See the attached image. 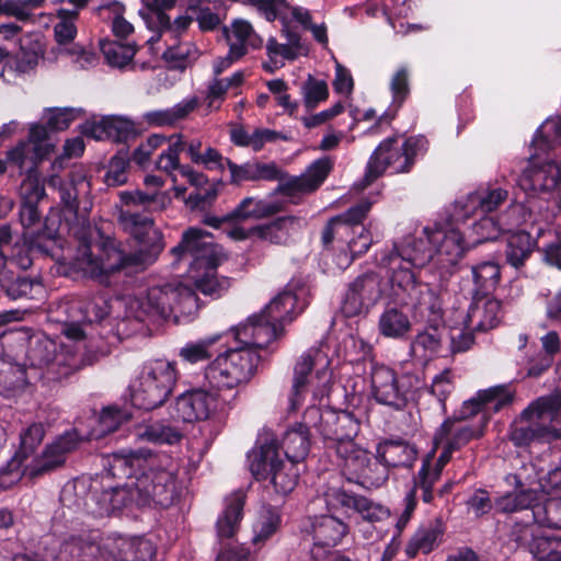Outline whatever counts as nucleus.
I'll return each instance as SVG.
<instances>
[{"mask_svg": "<svg viewBox=\"0 0 561 561\" xmlns=\"http://www.w3.org/2000/svg\"><path fill=\"white\" fill-rule=\"evenodd\" d=\"M117 222L138 244L131 253H125L115 238H102L94 244L81 243L70 262L73 272L104 283L108 276L125 270L145 271L152 265L164 249L163 234L152 218L119 209Z\"/></svg>", "mask_w": 561, "mask_h": 561, "instance_id": "1", "label": "nucleus"}, {"mask_svg": "<svg viewBox=\"0 0 561 561\" xmlns=\"http://www.w3.org/2000/svg\"><path fill=\"white\" fill-rule=\"evenodd\" d=\"M171 253L179 260L191 259V278L195 288L204 295L220 296L229 288L230 280L227 277L218 278L216 275V268L225 255L213 242L209 232L199 228L187 229Z\"/></svg>", "mask_w": 561, "mask_h": 561, "instance_id": "2", "label": "nucleus"}, {"mask_svg": "<svg viewBox=\"0 0 561 561\" xmlns=\"http://www.w3.org/2000/svg\"><path fill=\"white\" fill-rule=\"evenodd\" d=\"M178 467L167 457L152 459L149 467L129 484L131 500L139 506L169 507L178 497Z\"/></svg>", "mask_w": 561, "mask_h": 561, "instance_id": "3", "label": "nucleus"}, {"mask_svg": "<svg viewBox=\"0 0 561 561\" xmlns=\"http://www.w3.org/2000/svg\"><path fill=\"white\" fill-rule=\"evenodd\" d=\"M178 381L175 363L153 359L146 363L137 378L129 385L134 407L153 410L165 403Z\"/></svg>", "mask_w": 561, "mask_h": 561, "instance_id": "4", "label": "nucleus"}, {"mask_svg": "<svg viewBox=\"0 0 561 561\" xmlns=\"http://www.w3.org/2000/svg\"><path fill=\"white\" fill-rule=\"evenodd\" d=\"M561 409L559 396L541 397L525 409L519 420L510 431V439L517 447H526L535 442H550L561 437V433L546 424L558 417Z\"/></svg>", "mask_w": 561, "mask_h": 561, "instance_id": "5", "label": "nucleus"}, {"mask_svg": "<svg viewBox=\"0 0 561 561\" xmlns=\"http://www.w3.org/2000/svg\"><path fill=\"white\" fill-rule=\"evenodd\" d=\"M427 140L423 136H412L399 145L397 136L381 141L369 158L366 179L373 182L382 175L388 168L393 173H407L414 164L417 154L426 151Z\"/></svg>", "mask_w": 561, "mask_h": 561, "instance_id": "6", "label": "nucleus"}, {"mask_svg": "<svg viewBox=\"0 0 561 561\" xmlns=\"http://www.w3.org/2000/svg\"><path fill=\"white\" fill-rule=\"evenodd\" d=\"M259 355L250 348L228 351L204 370V380L214 390L232 389L249 382L255 371Z\"/></svg>", "mask_w": 561, "mask_h": 561, "instance_id": "7", "label": "nucleus"}, {"mask_svg": "<svg viewBox=\"0 0 561 561\" xmlns=\"http://www.w3.org/2000/svg\"><path fill=\"white\" fill-rule=\"evenodd\" d=\"M250 470L257 479L271 477V481L277 493L287 495L297 485L299 471L297 462L279 459L278 449L273 444L262 445L249 455Z\"/></svg>", "mask_w": 561, "mask_h": 561, "instance_id": "8", "label": "nucleus"}, {"mask_svg": "<svg viewBox=\"0 0 561 561\" xmlns=\"http://www.w3.org/2000/svg\"><path fill=\"white\" fill-rule=\"evenodd\" d=\"M382 264L392 271L390 282L393 295L405 306L424 308L433 313L439 311V305L434 291L423 283L416 280L415 274L405 262L389 263V254L382 259Z\"/></svg>", "mask_w": 561, "mask_h": 561, "instance_id": "9", "label": "nucleus"}, {"mask_svg": "<svg viewBox=\"0 0 561 561\" xmlns=\"http://www.w3.org/2000/svg\"><path fill=\"white\" fill-rule=\"evenodd\" d=\"M305 421L330 440L334 450L336 445L354 440L359 431V422L347 411L321 410L312 405L305 411Z\"/></svg>", "mask_w": 561, "mask_h": 561, "instance_id": "10", "label": "nucleus"}, {"mask_svg": "<svg viewBox=\"0 0 561 561\" xmlns=\"http://www.w3.org/2000/svg\"><path fill=\"white\" fill-rule=\"evenodd\" d=\"M218 391L205 381L203 387L180 394L174 403L173 417L183 422H198L210 419L218 410Z\"/></svg>", "mask_w": 561, "mask_h": 561, "instance_id": "11", "label": "nucleus"}, {"mask_svg": "<svg viewBox=\"0 0 561 561\" xmlns=\"http://www.w3.org/2000/svg\"><path fill=\"white\" fill-rule=\"evenodd\" d=\"M329 365L330 360L328 355L318 346L306 350L296 358L293 368V385L289 397L290 408L293 410H296L300 405L312 370L318 368L317 377L325 378L330 376Z\"/></svg>", "mask_w": 561, "mask_h": 561, "instance_id": "12", "label": "nucleus"}, {"mask_svg": "<svg viewBox=\"0 0 561 561\" xmlns=\"http://www.w3.org/2000/svg\"><path fill=\"white\" fill-rule=\"evenodd\" d=\"M20 220L24 228L23 240L30 247H36L38 251L48 253L58 236V219L56 217H46L42 221L37 204L22 203Z\"/></svg>", "mask_w": 561, "mask_h": 561, "instance_id": "13", "label": "nucleus"}, {"mask_svg": "<svg viewBox=\"0 0 561 561\" xmlns=\"http://www.w3.org/2000/svg\"><path fill=\"white\" fill-rule=\"evenodd\" d=\"M328 511L350 514L358 513L368 522H376L387 516L388 512L363 495L345 491L337 485H328L322 493Z\"/></svg>", "mask_w": 561, "mask_h": 561, "instance_id": "14", "label": "nucleus"}, {"mask_svg": "<svg viewBox=\"0 0 561 561\" xmlns=\"http://www.w3.org/2000/svg\"><path fill=\"white\" fill-rule=\"evenodd\" d=\"M561 181V163L549 159L548 156L535 152L529 167L518 180L522 190L530 194L554 190Z\"/></svg>", "mask_w": 561, "mask_h": 561, "instance_id": "15", "label": "nucleus"}, {"mask_svg": "<svg viewBox=\"0 0 561 561\" xmlns=\"http://www.w3.org/2000/svg\"><path fill=\"white\" fill-rule=\"evenodd\" d=\"M50 188L58 191L60 202L65 209L78 216L80 204L88 202L90 183L81 169H73L66 179L58 172H53L46 181Z\"/></svg>", "mask_w": 561, "mask_h": 561, "instance_id": "16", "label": "nucleus"}, {"mask_svg": "<svg viewBox=\"0 0 561 561\" xmlns=\"http://www.w3.org/2000/svg\"><path fill=\"white\" fill-rule=\"evenodd\" d=\"M314 540L311 556L314 560L329 557L331 548L337 546L348 533V526L332 514L314 516L311 523Z\"/></svg>", "mask_w": 561, "mask_h": 561, "instance_id": "17", "label": "nucleus"}, {"mask_svg": "<svg viewBox=\"0 0 561 561\" xmlns=\"http://www.w3.org/2000/svg\"><path fill=\"white\" fill-rule=\"evenodd\" d=\"M371 388L377 402L396 410L407 404L405 391L402 389L397 374L389 367L375 366L371 371Z\"/></svg>", "mask_w": 561, "mask_h": 561, "instance_id": "18", "label": "nucleus"}, {"mask_svg": "<svg viewBox=\"0 0 561 561\" xmlns=\"http://www.w3.org/2000/svg\"><path fill=\"white\" fill-rule=\"evenodd\" d=\"M79 445L77 432H69L59 436L54 443L48 445L41 457L36 458L31 467L27 468V474L31 478L42 476L62 466L66 455L75 450Z\"/></svg>", "mask_w": 561, "mask_h": 561, "instance_id": "19", "label": "nucleus"}, {"mask_svg": "<svg viewBox=\"0 0 561 561\" xmlns=\"http://www.w3.org/2000/svg\"><path fill=\"white\" fill-rule=\"evenodd\" d=\"M507 198L508 192L501 187L479 190L457 202L455 216L457 219H467L479 213H492L505 203Z\"/></svg>", "mask_w": 561, "mask_h": 561, "instance_id": "20", "label": "nucleus"}, {"mask_svg": "<svg viewBox=\"0 0 561 561\" xmlns=\"http://www.w3.org/2000/svg\"><path fill=\"white\" fill-rule=\"evenodd\" d=\"M332 167L333 162L330 158L318 159L301 175L293 176L279 184L278 191L287 196L310 194L323 183Z\"/></svg>", "mask_w": 561, "mask_h": 561, "instance_id": "21", "label": "nucleus"}, {"mask_svg": "<svg viewBox=\"0 0 561 561\" xmlns=\"http://www.w3.org/2000/svg\"><path fill=\"white\" fill-rule=\"evenodd\" d=\"M278 336L277 323L261 311L236 330V339L250 347L264 348Z\"/></svg>", "mask_w": 561, "mask_h": 561, "instance_id": "22", "label": "nucleus"}, {"mask_svg": "<svg viewBox=\"0 0 561 561\" xmlns=\"http://www.w3.org/2000/svg\"><path fill=\"white\" fill-rule=\"evenodd\" d=\"M32 250L38 249L36 247H30L25 240H23L22 244L19 242L14 244V252L12 253L11 257L7 256V262L9 263L7 268L12 275L14 285H20L22 280H26L30 285L25 290L20 289L21 293H18L19 295H12L5 288H1L10 299L16 300L23 298H33L37 291L42 290V285L36 279L19 275L13 270V267H16L19 270L26 271L33 265V259L31 257Z\"/></svg>", "mask_w": 561, "mask_h": 561, "instance_id": "23", "label": "nucleus"}, {"mask_svg": "<svg viewBox=\"0 0 561 561\" xmlns=\"http://www.w3.org/2000/svg\"><path fill=\"white\" fill-rule=\"evenodd\" d=\"M502 318L501 301L495 298H478L468 309L463 320L465 329L486 332L497 327Z\"/></svg>", "mask_w": 561, "mask_h": 561, "instance_id": "24", "label": "nucleus"}, {"mask_svg": "<svg viewBox=\"0 0 561 561\" xmlns=\"http://www.w3.org/2000/svg\"><path fill=\"white\" fill-rule=\"evenodd\" d=\"M483 436V424L468 425L459 419H448L436 431L434 442L446 443L449 448L459 450L472 439Z\"/></svg>", "mask_w": 561, "mask_h": 561, "instance_id": "25", "label": "nucleus"}, {"mask_svg": "<svg viewBox=\"0 0 561 561\" xmlns=\"http://www.w3.org/2000/svg\"><path fill=\"white\" fill-rule=\"evenodd\" d=\"M198 105V98L192 96L169 108H157L145 112L140 117V123L149 128L173 127L179 122L187 118Z\"/></svg>", "mask_w": 561, "mask_h": 561, "instance_id": "26", "label": "nucleus"}, {"mask_svg": "<svg viewBox=\"0 0 561 561\" xmlns=\"http://www.w3.org/2000/svg\"><path fill=\"white\" fill-rule=\"evenodd\" d=\"M131 500L129 484L125 488H112L100 493L94 492L85 503L88 512L95 517H108L121 511Z\"/></svg>", "mask_w": 561, "mask_h": 561, "instance_id": "27", "label": "nucleus"}, {"mask_svg": "<svg viewBox=\"0 0 561 561\" xmlns=\"http://www.w3.org/2000/svg\"><path fill=\"white\" fill-rule=\"evenodd\" d=\"M424 238L409 237L400 249H393L389 253V263H398L400 260L413 267L425 266L434 255V248L427 240V233Z\"/></svg>", "mask_w": 561, "mask_h": 561, "instance_id": "28", "label": "nucleus"}, {"mask_svg": "<svg viewBox=\"0 0 561 561\" xmlns=\"http://www.w3.org/2000/svg\"><path fill=\"white\" fill-rule=\"evenodd\" d=\"M377 457L389 469L411 468L417 459L415 445L402 439H389L377 445Z\"/></svg>", "mask_w": 561, "mask_h": 561, "instance_id": "29", "label": "nucleus"}, {"mask_svg": "<svg viewBox=\"0 0 561 561\" xmlns=\"http://www.w3.org/2000/svg\"><path fill=\"white\" fill-rule=\"evenodd\" d=\"M427 233V240L434 248V253L444 254L448 257V262H457L465 253L466 247L461 232L457 229L444 228H424Z\"/></svg>", "mask_w": 561, "mask_h": 561, "instance_id": "30", "label": "nucleus"}, {"mask_svg": "<svg viewBox=\"0 0 561 561\" xmlns=\"http://www.w3.org/2000/svg\"><path fill=\"white\" fill-rule=\"evenodd\" d=\"M226 168L229 170V181L234 185H239L245 181H273L282 178V171L274 162H247L237 164L228 159Z\"/></svg>", "mask_w": 561, "mask_h": 561, "instance_id": "31", "label": "nucleus"}, {"mask_svg": "<svg viewBox=\"0 0 561 561\" xmlns=\"http://www.w3.org/2000/svg\"><path fill=\"white\" fill-rule=\"evenodd\" d=\"M284 209V204L277 201L260 199L252 196L243 198L226 219L232 221H245L249 219H264L272 217Z\"/></svg>", "mask_w": 561, "mask_h": 561, "instance_id": "32", "label": "nucleus"}, {"mask_svg": "<svg viewBox=\"0 0 561 561\" xmlns=\"http://www.w3.org/2000/svg\"><path fill=\"white\" fill-rule=\"evenodd\" d=\"M134 131V125L129 119L122 117H105L99 123L87 125L83 133L96 140H111L114 142H123Z\"/></svg>", "mask_w": 561, "mask_h": 561, "instance_id": "33", "label": "nucleus"}, {"mask_svg": "<svg viewBox=\"0 0 561 561\" xmlns=\"http://www.w3.org/2000/svg\"><path fill=\"white\" fill-rule=\"evenodd\" d=\"M335 454L339 458L342 473L351 482H355L370 457L368 451L358 447L354 440L336 445Z\"/></svg>", "mask_w": 561, "mask_h": 561, "instance_id": "34", "label": "nucleus"}, {"mask_svg": "<svg viewBox=\"0 0 561 561\" xmlns=\"http://www.w3.org/2000/svg\"><path fill=\"white\" fill-rule=\"evenodd\" d=\"M313 425H309L302 421L288 430L283 438V448L288 460L299 462L304 460L310 449V431Z\"/></svg>", "mask_w": 561, "mask_h": 561, "instance_id": "35", "label": "nucleus"}, {"mask_svg": "<svg viewBox=\"0 0 561 561\" xmlns=\"http://www.w3.org/2000/svg\"><path fill=\"white\" fill-rule=\"evenodd\" d=\"M245 492L237 490L225 500V510L217 520V533L221 538H230L234 535L242 518V508L245 503Z\"/></svg>", "mask_w": 561, "mask_h": 561, "instance_id": "36", "label": "nucleus"}, {"mask_svg": "<svg viewBox=\"0 0 561 561\" xmlns=\"http://www.w3.org/2000/svg\"><path fill=\"white\" fill-rule=\"evenodd\" d=\"M96 359V355L88 356L87 364L91 365ZM84 365V359H80L67 351H61L45 368V378L51 382H60L79 371Z\"/></svg>", "mask_w": 561, "mask_h": 561, "instance_id": "37", "label": "nucleus"}, {"mask_svg": "<svg viewBox=\"0 0 561 561\" xmlns=\"http://www.w3.org/2000/svg\"><path fill=\"white\" fill-rule=\"evenodd\" d=\"M224 34L229 48L237 47L242 56L248 54L249 48H260L263 44L262 38L245 20H234L229 27H224Z\"/></svg>", "mask_w": 561, "mask_h": 561, "instance_id": "38", "label": "nucleus"}, {"mask_svg": "<svg viewBox=\"0 0 561 561\" xmlns=\"http://www.w3.org/2000/svg\"><path fill=\"white\" fill-rule=\"evenodd\" d=\"M300 227V219L296 216H283L275 220L252 227L255 237L272 244H285L290 231Z\"/></svg>", "mask_w": 561, "mask_h": 561, "instance_id": "39", "label": "nucleus"}, {"mask_svg": "<svg viewBox=\"0 0 561 561\" xmlns=\"http://www.w3.org/2000/svg\"><path fill=\"white\" fill-rule=\"evenodd\" d=\"M411 328L408 314L396 307L387 308L379 317L378 329L385 337L403 339Z\"/></svg>", "mask_w": 561, "mask_h": 561, "instance_id": "40", "label": "nucleus"}, {"mask_svg": "<svg viewBox=\"0 0 561 561\" xmlns=\"http://www.w3.org/2000/svg\"><path fill=\"white\" fill-rule=\"evenodd\" d=\"M57 354V344L42 333L28 339L26 356L34 367L46 368Z\"/></svg>", "mask_w": 561, "mask_h": 561, "instance_id": "41", "label": "nucleus"}, {"mask_svg": "<svg viewBox=\"0 0 561 561\" xmlns=\"http://www.w3.org/2000/svg\"><path fill=\"white\" fill-rule=\"evenodd\" d=\"M536 152L549 156V152L561 146V116L546 119L533 140Z\"/></svg>", "mask_w": 561, "mask_h": 561, "instance_id": "42", "label": "nucleus"}, {"mask_svg": "<svg viewBox=\"0 0 561 561\" xmlns=\"http://www.w3.org/2000/svg\"><path fill=\"white\" fill-rule=\"evenodd\" d=\"M231 141L239 147H250L254 151H260L266 142H273L279 138V134L268 128H257L253 133H248L241 125H236L230 130Z\"/></svg>", "mask_w": 561, "mask_h": 561, "instance_id": "43", "label": "nucleus"}, {"mask_svg": "<svg viewBox=\"0 0 561 561\" xmlns=\"http://www.w3.org/2000/svg\"><path fill=\"white\" fill-rule=\"evenodd\" d=\"M297 296L290 290H284L273 298L270 304L262 310L276 323L284 324L290 322L296 313Z\"/></svg>", "mask_w": 561, "mask_h": 561, "instance_id": "44", "label": "nucleus"}, {"mask_svg": "<svg viewBox=\"0 0 561 561\" xmlns=\"http://www.w3.org/2000/svg\"><path fill=\"white\" fill-rule=\"evenodd\" d=\"M443 531L437 525H428L420 528L411 538L407 546V554L413 559L419 553L426 554L438 545V539Z\"/></svg>", "mask_w": 561, "mask_h": 561, "instance_id": "45", "label": "nucleus"}, {"mask_svg": "<svg viewBox=\"0 0 561 561\" xmlns=\"http://www.w3.org/2000/svg\"><path fill=\"white\" fill-rule=\"evenodd\" d=\"M514 394L506 386H495L478 392L477 397L467 402L472 412H478L482 405L493 403L492 409L499 411L512 403Z\"/></svg>", "mask_w": 561, "mask_h": 561, "instance_id": "46", "label": "nucleus"}, {"mask_svg": "<svg viewBox=\"0 0 561 561\" xmlns=\"http://www.w3.org/2000/svg\"><path fill=\"white\" fill-rule=\"evenodd\" d=\"M57 22L54 25V37L56 43L65 48L70 45L78 33L76 22L78 21L77 10L58 9L56 11Z\"/></svg>", "mask_w": 561, "mask_h": 561, "instance_id": "47", "label": "nucleus"}, {"mask_svg": "<svg viewBox=\"0 0 561 561\" xmlns=\"http://www.w3.org/2000/svg\"><path fill=\"white\" fill-rule=\"evenodd\" d=\"M13 234L12 229L9 225H2L0 227V287L5 288L12 295H19V289H26L28 283L26 280H22L20 285H14L12 275L10 271H8L7 265V255L3 253V248L9 245L12 242Z\"/></svg>", "mask_w": 561, "mask_h": 561, "instance_id": "48", "label": "nucleus"}, {"mask_svg": "<svg viewBox=\"0 0 561 561\" xmlns=\"http://www.w3.org/2000/svg\"><path fill=\"white\" fill-rule=\"evenodd\" d=\"M533 250L529 233L518 231L510 236L506 248V261L515 268L524 265Z\"/></svg>", "mask_w": 561, "mask_h": 561, "instance_id": "49", "label": "nucleus"}, {"mask_svg": "<svg viewBox=\"0 0 561 561\" xmlns=\"http://www.w3.org/2000/svg\"><path fill=\"white\" fill-rule=\"evenodd\" d=\"M443 331L430 328L420 332L412 342V352L424 359L434 357L442 348Z\"/></svg>", "mask_w": 561, "mask_h": 561, "instance_id": "50", "label": "nucleus"}, {"mask_svg": "<svg viewBox=\"0 0 561 561\" xmlns=\"http://www.w3.org/2000/svg\"><path fill=\"white\" fill-rule=\"evenodd\" d=\"M174 298H171V316L176 320L194 314L198 310L197 297L186 285L173 286Z\"/></svg>", "mask_w": 561, "mask_h": 561, "instance_id": "51", "label": "nucleus"}, {"mask_svg": "<svg viewBox=\"0 0 561 561\" xmlns=\"http://www.w3.org/2000/svg\"><path fill=\"white\" fill-rule=\"evenodd\" d=\"M350 289L371 307L381 298V279L375 273H367L357 277Z\"/></svg>", "mask_w": 561, "mask_h": 561, "instance_id": "52", "label": "nucleus"}, {"mask_svg": "<svg viewBox=\"0 0 561 561\" xmlns=\"http://www.w3.org/2000/svg\"><path fill=\"white\" fill-rule=\"evenodd\" d=\"M100 48L106 61L111 66L118 68L127 65L133 59L137 50L134 43L123 44L118 41H101Z\"/></svg>", "mask_w": 561, "mask_h": 561, "instance_id": "53", "label": "nucleus"}, {"mask_svg": "<svg viewBox=\"0 0 561 561\" xmlns=\"http://www.w3.org/2000/svg\"><path fill=\"white\" fill-rule=\"evenodd\" d=\"M389 478V470L386 465L376 456L369 457L362 472L355 480V483L364 488H379L386 483Z\"/></svg>", "mask_w": 561, "mask_h": 561, "instance_id": "54", "label": "nucleus"}, {"mask_svg": "<svg viewBox=\"0 0 561 561\" xmlns=\"http://www.w3.org/2000/svg\"><path fill=\"white\" fill-rule=\"evenodd\" d=\"M185 149V141L183 140L182 134L172 135L169 138V146L165 150H163L157 162V169L163 171L168 174H171L173 171L179 170L181 172V168L183 165L180 164L179 154Z\"/></svg>", "mask_w": 561, "mask_h": 561, "instance_id": "55", "label": "nucleus"}, {"mask_svg": "<svg viewBox=\"0 0 561 561\" xmlns=\"http://www.w3.org/2000/svg\"><path fill=\"white\" fill-rule=\"evenodd\" d=\"M537 500L536 492L533 490H520L512 493H507L504 496H501L496 500L495 506L496 510L501 513H513L519 510L531 508L536 504L534 502Z\"/></svg>", "mask_w": 561, "mask_h": 561, "instance_id": "56", "label": "nucleus"}, {"mask_svg": "<svg viewBox=\"0 0 561 561\" xmlns=\"http://www.w3.org/2000/svg\"><path fill=\"white\" fill-rule=\"evenodd\" d=\"M174 297L172 285L149 288L146 297L148 311L163 318L171 317V298Z\"/></svg>", "mask_w": 561, "mask_h": 561, "instance_id": "57", "label": "nucleus"}, {"mask_svg": "<svg viewBox=\"0 0 561 561\" xmlns=\"http://www.w3.org/2000/svg\"><path fill=\"white\" fill-rule=\"evenodd\" d=\"M472 277L478 291L489 293L500 282V266L492 261L482 262L472 266Z\"/></svg>", "mask_w": 561, "mask_h": 561, "instance_id": "58", "label": "nucleus"}, {"mask_svg": "<svg viewBox=\"0 0 561 561\" xmlns=\"http://www.w3.org/2000/svg\"><path fill=\"white\" fill-rule=\"evenodd\" d=\"M219 339L220 335H213L196 342H190L180 350L179 356L190 364L206 362L213 357L211 347Z\"/></svg>", "mask_w": 561, "mask_h": 561, "instance_id": "59", "label": "nucleus"}, {"mask_svg": "<svg viewBox=\"0 0 561 561\" xmlns=\"http://www.w3.org/2000/svg\"><path fill=\"white\" fill-rule=\"evenodd\" d=\"M95 539V536L92 534L70 536L62 543L61 552L65 553V557L71 559L93 556L94 550L98 549Z\"/></svg>", "mask_w": 561, "mask_h": 561, "instance_id": "60", "label": "nucleus"}, {"mask_svg": "<svg viewBox=\"0 0 561 561\" xmlns=\"http://www.w3.org/2000/svg\"><path fill=\"white\" fill-rule=\"evenodd\" d=\"M513 224H501L494 217L483 216L472 226V231L477 236V242H485L496 240L503 232H510Z\"/></svg>", "mask_w": 561, "mask_h": 561, "instance_id": "61", "label": "nucleus"}, {"mask_svg": "<svg viewBox=\"0 0 561 561\" xmlns=\"http://www.w3.org/2000/svg\"><path fill=\"white\" fill-rule=\"evenodd\" d=\"M533 517L541 526L561 529V499H550L543 504H536Z\"/></svg>", "mask_w": 561, "mask_h": 561, "instance_id": "62", "label": "nucleus"}, {"mask_svg": "<svg viewBox=\"0 0 561 561\" xmlns=\"http://www.w3.org/2000/svg\"><path fill=\"white\" fill-rule=\"evenodd\" d=\"M301 94L304 104L308 110L316 108L321 102L329 96L328 83L324 80L317 79L308 75L306 81L301 85Z\"/></svg>", "mask_w": 561, "mask_h": 561, "instance_id": "63", "label": "nucleus"}, {"mask_svg": "<svg viewBox=\"0 0 561 561\" xmlns=\"http://www.w3.org/2000/svg\"><path fill=\"white\" fill-rule=\"evenodd\" d=\"M131 419L129 410L118 405H108L102 409L99 423L102 434H107L116 431L122 424Z\"/></svg>", "mask_w": 561, "mask_h": 561, "instance_id": "64", "label": "nucleus"}]
</instances>
